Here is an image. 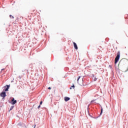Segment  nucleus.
Masks as SVG:
<instances>
[{"mask_svg": "<svg viewBox=\"0 0 128 128\" xmlns=\"http://www.w3.org/2000/svg\"><path fill=\"white\" fill-rule=\"evenodd\" d=\"M124 66L128 70V60L126 58L122 59L118 64V66Z\"/></svg>", "mask_w": 128, "mask_h": 128, "instance_id": "1", "label": "nucleus"}, {"mask_svg": "<svg viewBox=\"0 0 128 128\" xmlns=\"http://www.w3.org/2000/svg\"><path fill=\"white\" fill-rule=\"evenodd\" d=\"M120 56V52H118L117 54V56L115 58V61H114L115 64H116L118 63V62Z\"/></svg>", "mask_w": 128, "mask_h": 128, "instance_id": "2", "label": "nucleus"}, {"mask_svg": "<svg viewBox=\"0 0 128 128\" xmlns=\"http://www.w3.org/2000/svg\"><path fill=\"white\" fill-rule=\"evenodd\" d=\"M0 96L4 99L6 96V94L5 92H3L0 94Z\"/></svg>", "mask_w": 128, "mask_h": 128, "instance_id": "3", "label": "nucleus"}, {"mask_svg": "<svg viewBox=\"0 0 128 128\" xmlns=\"http://www.w3.org/2000/svg\"><path fill=\"white\" fill-rule=\"evenodd\" d=\"M10 86V85H6V86H4L5 89H4V92H8Z\"/></svg>", "mask_w": 128, "mask_h": 128, "instance_id": "4", "label": "nucleus"}, {"mask_svg": "<svg viewBox=\"0 0 128 128\" xmlns=\"http://www.w3.org/2000/svg\"><path fill=\"white\" fill-rule=\"evenodd\" d=\"M16 100H14V98H12V104H16Z\"/></svg>", "mask_w": 128, "mask_h": 128, "instance_id": "5", "label": "nucleus"}, {"mask_svg": "<svg viewBox=\"0 0 128 128\" xmlns=\"http://www.w3.org/2000/svg\"><path fill=\"white\" fill-rule=\"evenodd\" d=\"M70 100V98H68V97H64V100L65 102H68V100Z\"/></svg>", "mask_w": 128, "mask_h": 128, "instance_id": "6", "label": "nucleus"}, {"mask_svg": "<svg viewBox=\"0 0 128 128\" xmlns=\"http://www.w3.org/2000/svg\"><path fill=\"white\" fill-rule=\"evenodd\" d=\"M74 48H76V50H78V45H76V42H74Z\"/></svg>", "mask_w": 128, "mask_h": 128, "instance_id": "7", "label": "nucleus"}, {"mask_svg": "<svg viewBox=\"0 0 128 128\" xmlns=\"http://www.w3.org/2000/svg\"><path fill=\"white\" fill-rule=\"evenodd\" d=\"M80 76H79L78 80H77V82H78V84H80V85H82V83L81 82H79L78 80H80Z\"/></svg>", "mask_w": 128, "mask_h": 128, "instance_id": "8", "label": "nucleus"}, {"mask_svg": "<svg viewBox=\"0 0 128 128\" xmlns=\"http://www.w3.org/2000/svg\"><path fill=\"white\" fill-rule=\"evenodd\" d=\"M74 88H75L74 85V84H72V86L70 88V90H72V88H73V90H74Z\"/></svg>", "mask_w": 128, "mask_h": 128, "instance_id": "9", "label": "nucleus"}, {"mask_svg": "<svg viewBox=\"0 0 128 128\" xmlns=\"http://www.w3.org/2000/svg\"><path fill=\"white\" fill-rule=\"evenodd\" d=\"M14 108V106H12L10 107V110H12V108Z\"/></svg>", "mask_w": 128, "mask_h": 128, "instance_id": "10", "label": "nucleus"}, {"mask_svg": "<svg viewBox=\"0 0 128 128\" xmlns=\"http://www.w3.org/2000/svg\"><path fill=\"white\" fill-rule=\"evenodd\" d=\"M102 114V108H101V112H100V114Z\"/></svg>", "mask_w": 128, "mask_h": 128, "instance_id": "11", "label": "nucleus"}, {"mask_svg": "<svg viewBox=\"0 0 128 128\" xmlns=\"http://www.w3.org/2000/svg\"><path fill=\"white\" fill-rule=\"evenodd\" d=\"M10 18H14V16H12V15L10 16Z\"/></svg>", "mask_w": 128, "mask_h": 128, "instance_id": "12", "label": "nucleus"}, {"mask_svg": "<svg viewBox=\"0 0 128 128\" xmlns=\"http://www.w3.org/2000/svg\"><path fill=\"white\" fill-rule=\"evenodd\" d=\"M96 78H94V82H96Z\"/></svg>", "mask_w": 128, "mask_h": 128, "instance_id": "13", "label": "nucleus"}, {"mask_svg": "<svg viewBox=\"0 0 128 128\" xmlns=\"http://www.w3.org/2000/svg\"><path fill=\"white\" fill-rule=\"evenodd\" d=\"M40 108V105H39V106H38V108Z\"/></svg>", "mask_w": 128, "mask_h": 128, "instance_id": "14", "label": "nucleus"}, {"mask_svg": "<svg viewBox=\"0 0 128 128\" xmlns=\"http://www.w3.org/2000/svg\"><path fill=\"white\" fill-rule=\"evenodd\" d=\"M40 104H42V101H41V102H40Z\"/></svg>", "mask_w": 128, "mask_h": 128, "instance_id": "15", "label": "nucleus"}, {"mask_svg": "<svg viewBox=\"0 0 128 128\" xmlns=\"http://www.w3.org/2000/svg\"><path fill=\"white\" fill-rule=\"evenodd\" d=\"M48 90H51L50 87H49V88H48Z\"/></svg>", "mask_w": 128, "mask_h": 128, "instance_id": "16", "label": "nucleus"}, {"mask_svg": "<svg viewBox=\"0 0 128 128\" xmlns=\"http://www.w3.org/2000/svg\"><path fill=\"white\" fill-rule=\"evenodd\" d=\"M24 70H23L22 72H24Z\"/></svg>", "mask_w": 128, "mask_h": 128, "instance_id": "17", "label": "nucleus"}]
</instances>
